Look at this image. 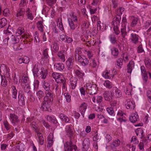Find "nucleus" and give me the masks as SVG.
<instances>
[{
  "label": "nucleus",
  "mask_w": 151,
  "mask_h": 151,
  "mask_svg": "<svg viewBox=\"0 0 151 151\" xmlns=\"http://www.w3.org/2000/svg\"><path fill=\"white\" fill-rule=\"evenodd\" d=\"M109 38L110 41L113 45H114L117 43V39L115 35L113 34L110 35L109 36Z\"/></svg>",
  "instance_id": "obj_24"
},
{
  "label": "nucleus",
  "mask_w": 151,
  "mask_h": 151,
  "mask_svg": "<svg viewBox=\"0 0 151 151\" xmlns=\"http://www.w3.org/2000/svg\"><path fill=\"white\" fill-rule=\"evenodd\" d=\"M55 68L60 71L63 70L64 69V65L61 63H56L54 65Z\"/></svg>",
  "instance_id": "obj_16"
},
{
  "label": "nucleus",
  "mask_w": 151,
  "mask_h": 151,
  "mask_svg": "<svg viewBox=\"0 0 151 151\" xmlns=\"http://www.w3.org/2000/svg\"><path fill=\"white\" fill-rule=\"evenodd\" d=\"M44 93L42 91L40 90L37 93V98L40 100H42L44 96Z\"/></svg>",
  "instance_id": "obj_39"
},
{
  "label": "nucleus",
  "mask_w": 151,
  "mask_h": 151,
  "mask_svg": "<svg viewBox=\"0 0 151 151\" xmlns=\"http://www.w3.org/2000/svg\"><path fill=\"white\" fill-rule=\"evenodd\" d=\"M26 12L27 16V18L31 20H32L33 19V17L32 15L31 11L30 10L29 8L27 9Z\"/></svg>",
  "instance_id": "obj_37"
},
{
  "label": "nucleus",
  "mask_w": 151,
  "mask_h": 151,
  "mask_svg": "<svg viewBox=\"0 0 151 151\" xmlns=\"http://www.w3.org/2000/svg\"><path fill=\"white\" fill-rule=\"evenodd\" d=\"M150 24H151V20L147 21L143 26V29H146L147 28Z\"/></svg>",
  "instance_id": "obj_62"
},
{
  "label": "nucleus",
  "mask_w": 151,
  "mask_h": 151,
  "mask_svg": "<svg viewBox=\"0 0 151 151\" xmlns=\"http://www.w3.org/2000/svg\"><path fill=\"white\" fill-rule=\"evenodd\" d=\"M121 33L122 37L124 39H127L126 36L127 35V33L126 31V27H123L121 29Z\"/></svg>",
  "instance_id": "obj_35"
},
{
  "label": "nucleus",
  "mask_w": 151,
  "mask_h": 151,
  "mask_svg": "<svg viewBox=\"0 0 151 151\" xmlns=\"http://www.w3.org/2000/svg\"><path fill=\"white\" fill-rule=\"evenodd\" d=\"M53 97H44V100L41 105V109L43 111H51L50 106L53 101Z\"/></svg>",
  "instance_id": "obj_1"
},
{
  "label": "nucleus",
  "mask_w": 151,
  "mask_h": 151,
  "mask_svg": "<svg viewBox=\"0 0 151 151\" xmlns=\"http://www.w3.org/2000/svg\"><path fill=\"white\" fill-rule=\"evenodd\" d=\"M12 44L13 45L14 50L15 51L19 50L22 49L21 48L19 47V46L18 43Z\"/></svg>",
  "instance_id": "obj_59"
},
{
  "label": "nucleus",
  "mask_w": 151,
  "mask_h": 151,
  "mask_svg": "<svg viewBox=\"0 0 151 151\" xmlns=\"http://www.w3.org/2000/svg\"><path fill=\"white\" fill-rule=\"evenodd\" d=\"M125 105L126 108L130 111L133 110L135 106L134 103L133 101H131L129 99L126 100Z\"/></svg>",
  "instance_id": "obj_8"
},
{
  "label": "nucleus",
  "mask_w": 151,
  "mask_h": 151,
  "mask_svg": "<svg viewBox=\"0 0 151 151\" xmlns=\"http://www.w3.org/2000/svg\"><path fill=\"white\" fill-rule=\"evenodd\" d=\"M76 73L77 76L79 78H81L82 79V80H83V77L84 75V73H82V72L79 70H77L75 72Z\"/></svg>",
  "instance_id": "obj_46"
},
{
  "label": "nucleus",
  "mask_w": 151,
  "mask_h": 151,
  "mask_svg": "<svg viewBox=\"0 0 151 151\" xmlns=\"http://www.w3.org/2000/svg\"><path fill=\"white\" fill-rule=\"evenodd\" d=\"M19 95L18 98L19 99V103H22L23 104L24 103L25 99H24V93H23L22 92L20 93V91L19 92Z\"/></svg>",
  "instance_id": "obj_20"
},
{
  "label": "nucleus",
  "mask_w": 151,
  "mask_h": 151,
  "mask_svg": "<svg viewBox=\"0 0 151 151\" xmlns=\"http://www.w3.org/2000/svg\"><path fill=\"white\" fill-rule=\"evenodd\" d=\"M111 50L112 55L114 58H116L119 53L118 49L115 47H113L111 48Z\"/></svg>",
  "instance_id": "obj_17"
},
{
  "label": "nucleus",
  "mask_w": 151,
  "mask_h": 151,
  "mask_svg": "<svg viewBox=\"0 0 151 151\" xmlns=\"http://www.w3.org/2000/svg\"><path fill=\"white\" fill-rule=\"evenodd\" d=\"M38 65L35 64L33 70L34 76L35 77H37L38 76Z\"/></svg>",
  "instance_id": "obj_41"
},
{
  "label": "nucleus",
  "mask_w": 151,
  "mask_h": 151,
  "mask_svg": "<svg viewBox=\"0 0 151 151\" xmlns=\"http://www.w3.org/2000/svg\"><path fill=\"white\" fill-rule=\"evenodd\" d=\"M3 14L5 17H9L10 15V11L8 8H6L4 9L3 11Z\"/></svg>",
  "instance_id": "obj_52"
},
{
  "label": "nucleus",
  "mask_w": 151,
  "mask_h": 151,
  "mask_svg": "<svg viewBox=\"0 0 151 151\" xmlns=\"http://www.w3.org/2000/svg\"><path fill=\"white\" fill-rule=\"evenodd\" d=\"M9 118L13 125H18L19 124V120L17 115L14 114H10Z\"/></svg>",
  "instance_id": "obj_5"
},
{
  "label": "nucleus",
  "mask_w": 151,
  "mask_h": 151,
  "mask_svg": "<svg viewBox=\"0 0 151 151\" xmlns=\"http://www.w3.org/2000/svg\"><path fill=\"white\" fill-rule=\"evenodd\" d=\"M104 85L109 88H111L112 87V83L108 80L105 81Z\"/></svg>",
  "instance_id": "obj_48"
},
{
  "label": "nucleus",
  "mask_w": 151,
  "mask_h": 151,
  "mask_svg": "<svg viewBox=\"0 0 151 151\" xmlns=\"http://www.w3.org/2000/svg\"><path fill=\"white\" fill-rule=\"evenodd\" d=\"M7 40H9L11 44H16L18 43L19 41V39L17 36H15L13 35L9 36L6 38Z\"/></svg>",
  "instance_id": "obj_9"
},
{
  "label": "nucleus",
  "mask_w": 151,
  "mask_h": 151,
  "mask_svg": "<svg viewBox=\"0 0 151 151\" xmlns=\"http://www.w3.org/2000/svg\"><path fill=\"white\" fill-rule=\"evenodd\" d=\"M1 69L2 70L4 71V74L5 75L4 76H2L4 78H7L8 80H11L10 77V74L9 73V69L7 66H5L4 65H3L1 66Z\"/></svg>",
  "instance_id": "obj_6"
},
{
  "label": "nucleus",
  "mask_w": 151,
  "mask_h": 151,
  "mask_svg": "<svg viewBox=\"0 0 151 151\" xmlns=\"http://www.w3.org/2000/svg\"><path fill=\"white\" fill-rule=\"evenodd\" d=\"M68 21L70 26V29L72 30H74L75 28V26L72 19L70 18L68 19Z\"/></svg>",
  "instance_id": "obj_34"
},
{
  "label": "nucleus",
  "mask_w": 151,
  "mask_h": 151,
  "mask_svg": "<svg viewBox=\"0 0 151 151\" xmlns=\"http://www.w3.org/2000/svg\"><path fill=\"white\" fill-rule=\"evenodd\" d=\"M24 29L21 27H19L17 29V32L16 33L17 34H18L17 35V36H19L24 33Z\"/></svg>",
  "instance_id": "obj_53"
},
{
  "label": "nucleus",
  "mask_w": 151,
  "mask_h": 151,
  "mask_svg": "<svg viewBox=\"0 0 151 151\" xmlns=\"http://www.w3.org/2000/svg\"><path fill=\"white\" fill-rule=\"evenodd\" d=\"M104 96L106 100L110 101L113 97V94L111 92L106 91L104 93Z\"/></svg>",
  "instance_id": "obj_12"
},
{
  "label": "nucleus",
  "mask_w": 151,
  "mask_h": 151,
  "mask_svg": "<svg viewBox=\"0 0 151 151\" xmlns=\"http://www.w3.org/2000/svg\"><path fill=\"white\" fill-rule=\"evenodd\" d=\"M124 10V8L122 7H120L117 11V16H120L122 14V12Z\"/></svg>",
  "instance_id": "obj_60"
},
{
  "label": "nucleus",
  "mask_w": 151,
  "mask_h": 151,
  "mask_svg": "<svg viewBox=\"0 0 151 151\" xmlns=\"http://www.w3.org/2000/svg\"><path fill=\"white\" fill-rule=\"evenodd\" d=\"M120 144V140L118 139H117L113 142L111 144L110 146L111 148L113 149L115 147L119 146Z\"/></svg>",
  "instance_id": "obj_28"
},
{
  "label": "nucleus",
  "mask_w": 151,
  "mask_h": 151,
  "mask_svg": "<svg viewBox=\"0 0 151 151\" xmlns=\"http://www.w3.org/2000/svg\"><path fill=\"white\" fill-rule=\"evenodd\" d=\"M64 95L66 99L67 102L69 103L71 101V96L70 94L67 93H64Z\"/></svg>",
  "instance_id": "obj_51"
},
{
  "label": "nucleus",
  "mask_w": 151,
  "mask_h": 151,
  "mask_svg": "<svg viewBox=\"0 0 151 151\" xmlns=\"http://www.w3.org/2000/svg\"><path fill=\"white\" fill-rule=\"evenodd\" d=\"M59 117L62 121L66 123H69L70 121L69 118L63 114H60L59 116Z\"/></svg>",
  "instance_id": "obj_26"
},
{
  "label": "nucleus",
  "mask_w": 151,
  "mask_h": 151,
  "mask_svg": "<svg viewBox=\"0 0 151 151\" xmlns=\"http://www.w3.org/2000/svg\"><path fill=\"white\" fill-rule=\"evenodd\" d=\"M150 60L148 58H145V63L146 67L149 69H151V63H150Z\"/></svg>",
  "instance_id": "obj_45"
},
{
  "label": "nucleus",
  "mask_w": 151,
  "mask_h": 151,
  "mask_svg": "<svg viewBox=\"0 0 151 151\" xmlns=\"http://www.w3.org/2000/svg\"><path fill=\"white\" fill-rule=\"evenodd\" d=\"M48 50L49 49L48 48H46L43 50L42 52L43 57L42 58V59H48L49 57L48 54Z\"/></svg>",
  "instance_id": "obj_31"
},
{
  "label": "nucleus",
  "mask_w": 151,
  "mask_h": 151,
  "mask_svg": "<svg viewBox=\"0 0 151 151\" xmlns=\"http://www.w3.org/2000/svg\"><path fill=\"white\" fill-rule=\"evenodd\" d=\"M65 52L64 50H62L59 52L58 55V57L60 58L63 61H65Z\"/></svg>",
  "instance_id": "obj_29"
},
{
  "label": "nucleus",
  "mask_w": 151,
  "mask_h": 151,
  "mask_svg": "<svg viewBox=\"0 0 151 151\" xmlns=\"http://www.w3.org/2000/svg\"><path fill=\"white\" fill-rule=\"evenodd\" d=\"M44 68H41V70L42 69V70L41 71V77L42 79H45L46 78L47 74V73L46 70H44Z\"/></svg>",
  "instance_id": "obj_44"
},
{
  "label": "nucleus",
  "mask_w": 151,
  "mask_h": 151,
  "mask_svg": "<svg viewBox=\"0 0 151 151\" xmlns=\"http://www.w3.org/2000/svg\"><path fill=\"white\" fill-rule=\"evenodd\" d=\"M92 101L94 103H100L102 101V97L100 96H93L92 98Z\"/></svg>",
  "instance_id": "obj_23"
},
{
  "label": "nucleus",
  "mask_w": 151,
  "mask_h": 151,
  "mask_svg": "<svg viewBox=\"0 0 151 151\" xmlns=\"http://www.w3.org/2000/svg\"><path fill=\"white\" fill-rule=\"evenodd\" d=\"M138 116L135 114H132L129 117L130 121L132 123H135L138 119Z\"/></svg>",
  "instance_id": "obj_22"
},
{
  "label": "nucleus",
  "mask_w": 151,
  "mask_h": 151,
  "mask_svg": "<svg viewBox=\"0 0 151 151\" xmlns=\"http://www.w3.org/2000/svg\"><path fill=\"white\" fill-rule=\"evenodd\" d=\"M121 20V17L119 16L115 17L113 19L112 24L114 26H118L120 24Z\"/></svg>",
  "instance_id": "obj_15"
},
{
  "label": "nucleus",
  "mask_w": 151,
  "mask_h": 151,
  "mask_svg": "<svg viewBox=\"0 0 151 151\" xmlns=\"http://www.w3.org/2000/svg\"><path fill=\"white\" fill-rule=\"evenodd\" d=\"M90 140L88 138H85L83 143V148L85 150L88 149L90 145Z\"/></svg>",
  "instance_id": "obj_25"
},
{
  "label": "nucleus",
  "mask_w": 151,
  "mask_h": 151,
  "mask_svg": "<svg viewBox=\"0 0 151 151\" xmlns=\"http://www.w3.org/2000/svg\"><path fill=\"white\" fill-rule=\"evenodd\" d=\"M45 118L48 121L51 122L55 125L57 126L59 124L57 119L53 116L48 115L46 116Z\"/></svg>",
  "instance_id": "obj_10"
},
{
  "label": "nucleus",
  "mask_w": 151,
  "mask_h": 151,
  "mask_svg": "<svg viewBox=\"0 0 151 151\" xmlns=\"http://www.w3.org/2000/svg\"><path fill=\"white\" fill-rule=\"evenodd\" d=\"M65 129L68 137H71L73 135V132L70 127H67L65 128Z\"/></svg>",
  "instance_id": "obj_47"
},
{
  "label": "nucleus",
  "mask_w": 151,
  "mask_h": 151,
  "mask_svg": "<svg viewBox=\"0 0 151 151\" xmlns=\"http://www.w3.org/2000/svg\"><path fill=\"white\" fill-rule=\"evenodd\" d=\"M77 82V81L76 79L70 81V85L72 89H74L75 88L76 86Z\"/></svg>",
  "instance_id": "obj_50"
},
{
  "label": "nucleus",
  "mask_w": 151,
  "mask_h": 151,
  "mask_svg": "<svg viewBox=\"0 0 151 151\" xmlns=\"http://www.w3.org/2000/svg\"><path fill=\"white\" fill-rule=\"evenodd\" d=\"M23 61V63H27L29 62V58L26 56H24L22 57Z\"/></svg>",
  "instance_id": "obj_63"
},
{
  "label": "nucleus",
  "mask_w": 151,
  "mask_h": 151,
  "mask_svg": "<svg viewBox=\"0 0 151 151\" xmlns=\"http://www.w3.org/2000/svg\"><path fill=\"white\" fill-rule=\"evenodd\" d=\"M57 0H47L46 1L47 4L50 6H51L53 4L55 3Z\"/></svg>",
  "instance_id": "obj_61"
},
{
  "label": "nucleus",
  "mask_w": 151,
  "mask_h": 151,
  "mask_svg": "<svg viewBox=\"0 0 151 151\" xmlns=\"http://www.w3.org/2000/svg\"><path fill=\"white\" fill-rule=\"evenodd\" d=\"M31 126L35 130V131L36 133L39 132V131L37 130V124L35 122H33L30 124Z\"/></svg>",
  "instance_id": "obj_40"
},
{
  "label": "nucleus",
  "mask_w": 151,
  "mask_h": 151,
  "mask_svg": "<svg viewBox=\"0 0 151 151\" xmlns=\"http://www.w3.org/2000/svg\"><path fill=\"white\" fill-rule=\"evenodd\" d=\"M7 21L5 18H2L0 19V28H1L4 27L7 23Z\"/></svg>",
  "instance_id": "obj_42"
},
{
  "label": "nucleus",
  "mask_w": 151,
  "mask_h": 151,
  "mask_svg": "<svg viewBox=\"0 0 151 151\" xmlns=\"http://www.w3.org/2000/svg\"><path fill=\"white\" fill-rule=\"evenodd\" d=\"M132 22L130 26L132 27H134L137 24V19L134 17H132L131 18Z\"/></svg>",
  "instance_id": "obj_32"
},
{
  "label": "nucleus",
  "mask_w": 151,
  "mask_h": 151,
  "mask_svg": "<svg viewBox=\"0 0 151 151\" xmlns=\"http://www.w3.org/2000/svg\"><path fill=\"white\" fill-rule=\"evenodd\" d=\"M34 42L37 44L38 42L40 41V38L38 36V34L37 32H36L35 34L34 35Z\"/></svg>",
  "instance_id": "obj_57"
},
{
  "label": "nucleus",
  "mask_w": 151,
  "mask_h": 151,
  "mask_svg": "<svg viewBox=\"0 0 151 151\" xmlns=\"http://www.w3.org/2000/svg\"><path fill=\"white\" fill-rule=\"evenodd\" d=\"M10 80H8L5 78H4L1 76V78H0V81L1 82V85L4 87H6L7 85L8 81H10Z\"/></svg>",
  "instance_id": "obj_18"
},
{
  "label": "nucleus",
  "mask_w": 151,
  "mask_h": 151,
  "mask_svg": "<svg viewBox=\"0 0 151 151\" xmlns=\"http://www.w3.org/2000/svg\"><path fill=\"white\" fill-rule=\"evenodd\" d=\"M79 62L83 66H87L89 63V60L84 55H79L78 57Z\"/></svg>",
  "instance_id": "obj_7"
},
{
  "label": "nucleus",
  "mask_w": 151,
  "mask_h": 151,
  "mask_svg": "<svg viewBox=\"0 0 151 151\" xmlns=\"http://www.w3.org/2000/svg\"><path fill=\"white\" fill-rule=\"evenodd\" d=\"M65 81V79L62 75H61L60 77H59L55 80V81L58 83H61Z\"/></svg>",
  "instance_id": "obj_56"
},
{
  "label": "nucleus",
  "mask_w": 151,
  "mask_h": 151,
  "mask_svg": "<svg viewBox=\"0 0 151 151\" xmlns=\"http://www.w3.org/2000/svg\"><path fill=\"white\" fill-rule=\"evenodd\" d=\"M25 13V10L23 8H21L18 9L16 16L17 17V19H22L24 17V16Z\"/></svg>",
  "instance_id": "obj_11"
},
{
  "label": "nucleus",
  "mask_w": 151,
  "mask_h": 151,
  "mask_svg": "<svg viewBox=\"0 0 151 151\" xmlns=\"http://www.w3.org/2000/svg\"><path fill=\"white\" fill-rule=\"evenodd\" d=\"M61 75L60 73L55 72L53 73L52 74V77L55 79V80L59 77H60Z\"/></svg>",
  "instance_id": "obj_58"
},
{
  "label": "nucleus",
  "mask_w": 151,
  "mask_h": 151,
  "mask_svg": "<svg viewBox=\"0 0 151 151\" xmlns=\"http://www.w3.org/2000/svg\"><path fill=\"white\" fill-rule=\"evenodd\" d=\"M38 138L40 144L42 145L44 143V138L42 134L40 132L37 133Z\"/></svg>",
  "instance_id": "obj_30"
},
{
  "label": "nucleus",
  "mask_w": 151,
  "mask_h": 151,
  "mask_svg": "<svg viewBox=\"0 0 151 151\" xmlns=\"http://www.w3.org/2000/svg\"><path fill=\"white\" fill-rule=\"evenodd\" d=\"M70 16L71 18L73 19L74 22L78 20L77 16L73 12H72L70 14Z\"/></svg>",
  "instance_id": "obj_55"
},
{
  "label": "nucleus",
  "mask_w": 151,
  "mask_h": 151,
  "mask_svg": "<svg viewBox=\"0 0 151 151\" xmlns=\"http://www.w3.org/2000/svg\"><path fill=\"white\" fill-rule=\"evenodd\" d=\"M113 90L115 91L116 97L117 98H120L122 96V92L119 89L115 87L113 88Z\"/></svg>",
  "instance_id": "obj_33"
},
{
  "label": "nucleus",
  "mask_w": 151,
  "mask_h": 151,
  "mask_svg": "<svg viewBox=\"0 0 151 151\" xmlns=\"http://www.w3.org/2000/svg\"><path fill=\"white\" fill-rule=\"evenodd\" d=\"M64 148L65 151H72L74 150L76 151L77 149L76 146L73 145V142L70 140L69 142H67L64 145Z\"/></svg>",
  "instance_id": "obj_4"
},
{
  "label": "nucleus",
  "mask_w": 151,
  "mask_h": 151,
  "mask_svg": "<svg viewBox=\"0 0 151 151\" xmlns=\"http://www.w3.org/2000/svg\"><path fill=\"white\" fill-rule=\"evenodd\" d=\"M50 84L49 83L45 82L42 85V87L45 90V97H53V93L50 89Z\"/></svg>",
  "instance_id": "obj_2"
},
{
  "label": "nucleus",
  "mask_w": 151,
  "mask_h": 151,
  "mask_svg": "<svg viewBox=\"0 0 151 151\" xmlns=\"http://www.w3.org/2000/svg\"><path fill=\"white\" fill-rule=\"evenodd\" d=\"M73 57H71L69 58L68 60L66 61V64L68 69L69 70L72 68L73 67Z\"/></svg>",
  "instance_id": "obj_21"
},
{
  "label": "nucleus",
  "mask_w": 151,
  "mask_h": 151,
  "mask_svg": "<svg viewBox=\"0 0 151 151\" xmlns=\"http://www.w3.org/2000/svg\"><path fill=\"white\" fill-rule=\"evenodd\" d=\"M106 111L110 115L113 116L114 115V111L113 108L111 107H108L106 108Z\"/></svg>",
  "instance_id": "obj_54"
},
{
  "label": "nucleus",
  "mask_w": 151,
  "mask_h": 151,
  "mask_svg": "<svg viewBox=\"0 0 151 151\" xmlns=\"http://www.w3.org/2000/svg\"><path fill=\"white\" fill-rule=\"evenodd\" d=\"M134 63L132 61H129L127 66V72L131 74L133 68H134Z\"/></svg>",
  "instance_id": "obj_19"
},
{
  "label": "nucleus",
  "mask_w": 151,
  "mask_h": 151,
  "mask_svg": "<svg viewBox=\"0 0 151 151\" xmlns=\"http://www.w3.org/2000/svg\"><path fill=\"white\" fill-rule=\"evenodd\" d=\"M87 104L85 102L82 103L80 106V110L83 117H84V113L87 108Z\"/></svg>",
  "instance_id": "obj_14"
},
{
  "label": "nucleus",
  "mask_w": 151,
  "mask_h": 151,
  "mask_svg": "<svg viewBox=\"0 0 151 151\" xmlns=\"http://www.w3.org/2000/svg\"><path fill=\"white\" fill-rule=\"evenodd\" d=\"M37 27L38 29L41 32H42L43 31V22L41 21L38 22L37 24Z\"/></svg>",
  "instance_id": "obj_36"
},
{
  "label": "nucleus",
  "mask_w": 151,
  "mask_h": 151,
  "mask_svg": "<svg viewBox=\"0 0 151 151\" xmlns=\"http://www.w3.org/2000/svg\"><path fill=\"white\" fill-rule=\"evenodd\" d=\"M12 91V97L13 98L16 99L17 97V90L16 89L15 86H13L11 87Z\"/></svg>",
  "instance_id": "obj_27"
},
{
  "label": "nucleus",
  "mask_w": 151,
  "mask_h": 151,
  "mask_svg": "<svg viewBox=\"0 0 151 151\" xmlns=\"http://www.w3.org/2000/svg\"><path fill=\"white\" fill-rule=\"evenodd\" d=\"M110 71L106 70L104 71L102 73V76L106 79H110L111 78L110 76Z\"/></svg>",
  "instance_id": "obj_38"
},
{
  "label": "nucleus",
  "mask_w": 151,
  "mask_h": 151,
  "mask_svg": "<svg viewBox=\"0 0 151 151\" xmlns=\"http://www.w3.org/2000/svg\"><path fill=\"white\" fill-rule=\"evenodd\" d=\"M139 36L135 33H132L130 35V39L132 43L137 44L139 42Z\"/></svg>",
  "instance_id": "obj_13"
},
{
  "label": "nucleus",
  "mask_w": 151,
  "mask_h": 151,
  "mask_svg": "<svg viewBox=\"0 0 151 151\" xmlns=\"http://www.w3.org/2000/svg\"><path fill=\"white\" fill-rule=\"evenodd\" d=\"M85 86L86 89L89 90L90 95H93L97 93L98 88L96 85L86 83Z\"/></svg>",
  "instance_id": "obj_3"
},
{
  "label": "nucleus",
  "mask_w": 151,
  "mask_h": 151,
  "mask_svg": "<svg viewBox=\"0 0 151 151\" xmlns=\"http://www.w3.org/2000/svg\"><path fill=\"white\" fill-rule=\"evenodd\" d=\"M53 45V49L54 50V51L55 52H56L58 50L59 47L58 44L56 43H54Z\"/></svg>",
  "instance_id": "obj_64"
},
{
  "label": "nucleus",
  "mask_w": 151,
  "mask_h": 151,
  "mask_svg": "<svg viewBox=\"0 0 151 151\" xmlns=\"http://www.w3.org/2000/svg\"><path fill=\"white\" fill-rule=\"evenodd\" d=\"M135 132L137 136L138 135H141L142 137H143L144 136V132L142 129L139 128L135 130Z\"/></svg>",
  "instance_id": "obj_43"
},
{
  "label": "nucleus",
  "mask_w": 151,
  "mask_h": 151,
  "mask_svg": "<svg viewBox=\"0 0 151 151\" xmlns=\"http://www.w3.org/2000/svg\"><path fill=\"white\" fill-rule=\"evenodd\" d=\"M3 124L4 127L7 130H9L11 128V126L6 120H4V121Z\"/></svg>",
  "instance_id": "obj_49"
}]
</instances>
